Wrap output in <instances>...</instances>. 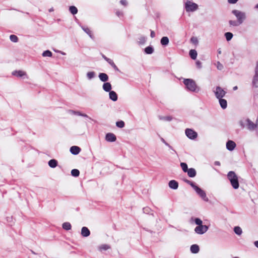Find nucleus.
I'll return each instance as SVG.
<instances>
[{"label":"nucleus","mask_w":258,"mask_h":258,"mask_svg":"<svg viewBox=\"0 0 258 258\" xmlns=\"http://www.w3.org/2000/svg\"><path fill=\"white\" fill-rule=\"evenodd\" d=\"M253 84L255 87L258 86V61L255 68V74L253 78Z\"/></svg>","instance_id":"obj_12"},{"label":"nucleus","mask_w":258,"mask_h":258,"mask_svg":"<svg viewBox=\"0 0 258 258\" xmlns=\"http://www.w3.org/2000/svg\"><path fill=\"white\" fill-rule=\"evenodd\" d=\"M186 136L190 139L194 140L198 136L197 133L192 129L187 128L185 130Z\"/></svg>","instance_id":"obj_7"},{"label":"nucleus","mask_w":258,"mask_h":258,"mask_svg":"<svg viewBox=\"0 0 258 258\" xmlns=\"http://www.w3.org/2000/svg\"><path fill=\"white\" fill-rule=\"evenodd\" d=\"M255 9H258V4L255 6Z\"/></svg>","instance_id":"obj_59"},{"label":"nucleus","mask_w":258,"mask_h":258,"mask_svg":"<svg viewBox=\"0 0 258 258\" xmlns=\"http://www.w3.org/2000/svg\"><path fill=\"white\" fill-rule=\"evenodd\" d=\"M180 166L184 172H186L188 170L187 165L185 163L182 162L180 163Z\"/></svg>","instance_id":"obj_36"},{"label":"nucleus","mask_w":258,"mask_h":258,"mask_svg":"<svg viewBox=\"0 0 258 258\" xmlns=\"http://www.w3.org/2000/svg\"><path fill=\"white\" fill-rule=\"evenodd\" d=\"M69 11L73 15H75L78 13V9L75 6H70Z\"/></svg>","instance_id":"obj_33"},{"label":"nucleus","mask_w":258,"mask_h":258,"mask_svg":"<svg viewBox=\"0 0 258 258\" xmlns=\"http://www.w3.org/2000/svg\"><path fill=\"white\" fill-rule=\"evenodd\" d=\"M80 151L81 149L78 146H74L70 148V152L73 155H77Z\"/></svg>","instance_id":"obj_14"},{"label":"nucleus","mask_w":258,"mask_h":258,"mask_svg":"<svg viewBox=\"0 0 258 258\" xmlns=\"http://www.w3.org/2000/svg\"><path fill=\"white\" fill-rule=\"evenodd\" d=\"M98 77H99V79L102 82H106L109 79V77H108V75L104 73H100L98 75Z\"/></svg>","instance_id":"obj_15"},{"label":"nucleus","mask_w":258,"mask_h":258,"mask_svg":"<svg viewBox=\"0 0 258 258\" xmlns=\"http://www.w3.org/2000/svg\"><path fill=\"white\" fill-rule=\"evenodd\" d=\"M228 179L230 181L231 184L233 188L237 189L239 187V184L238 182V177L234 172L229 171L227 174Z\"/></svg>","instance_id":"obj_2"},{"label":"nucleus","mask_w":258,"mask_h":258,"mask_svg":"<svg viewBox=\"0 0 258 258\" xmlns=\"http://www.w3.org/2000/svg\"><path fill=\"white\" fill-rule=\"evenodd\" d=\"M238 0H228V2L229 3V4H235L237 2Z\"/></svg>","instance_id":"obj_52"},{"label":"nucleus","mask_w":258,"mask_h":258,"mask_svg":"<svg viewBox=\"0 0 258 258\" xmlns=\"http://www.w3.org/2000/svg\"><path fill=\"white\" fill-rule=\"evenodd\" d=\"M81 235L83 237H88L90 235V231L86 227H83L81 229Z\"/></svg>","instance_id":"obj_13"},{"label":"nucleus","mask_w":258,"mask_h":258,"mask_svg":"<svg viewBox=\"0 0 258 258\" xmlns=\"http://www.w3.org/2000/svg\"><path fill=\"white\" fill-rule=\"evenodd\" d=\"M190 250L192 253H197L199 252L200 248L197 244H192L190 247Z\"/></svg>","instance_id":"obj_18"},{"label":"nucleus","mask_w":258,"mask_h":258,"mask_svg":"<svg viewBox=\"0 0 258 258\" xmlns=\"http://www.w3.org/2000/svg\"><path fill=\"white\" fill-rule=\"evenodd\" d=\"M155 36V34L154 33V32L153 31H151V37L152 38H154Z\"/></svg>","instance_id":"obj_54"},{"label":"nucleus","mask_w":258,"mask_h":258,"mask_svg":"<svg viewBox=\"0 0 258 258\" xmlns=\"http://www.w3.org/2000/svg\"><path fill=\"white\" fill-rule=\"evenodd\" d=\"M161 44L163 46L167 45L169 43V39L167 37H163L161 39Z\"/></svg>","instance_id":"obj_25"},{"label":"nucleus","mask_w":258,"mask_h":258,"mask_svg":"<svg viewBox=\"0 0 258 258\" xmlns=\"http://www.w3.org/2000/svg\"><path fill=\"white\" fill-rule=\"evenodd\" d=\"M169 187L173 189H177L178 187V183L175 180H171L168 183Z\"/></svg>","instance_id":"obj_10"},{"label":"nucleus","mask_w":258,"mask_h":258,"mask_svg":"<svg viewBox=\"0 0 258 258\" xmlns=\"http://www.w3.org/2000/svg\"><path fill=\"white\" fill-rule=\"evenodd\" d=\"M71 174L74 177H78L79 176L80 171L77 169H74L71 171Z\"/></svg>","instance_id":"obj_35"},{"label":"nucleus","mask_w":258,"mask_h":258,"mask_svg":"<svg viewBox=\"0 0 258 258\" xmlns=\"http://www.w3.org/2000/svg\"><path fill=\"white\" fill-rule=\"evenodd\" d=\"M52 52L48 50H45L42 53V56L43 57H46V56L51 57V56H52Z\"/></svg>","instance_id":"obj_38"},{"label":"nucleus","mask_w":258,"mask_h":258,"mask_svg":"<svg viewBox=\"0 0 258 258\" xmlns=\"http://www.w3.org/2000/svg\"><path fill=\"white\" fill-rule=\"evenodd\" d=\"M82 29L90 36V38H93V36L92 34L91 31L88 28L82 27Z\"/></svg>","instance_id":"obj_29"},{"label":"nucleus","mask_w":258,"mask_h":258,"mask_svg":"<svg viewBox=\"0 0 258 258\" xmlns=\"http://www.w3.org/2000/svg\"><path fill=\"white\" fill-rule=\"evenodd\" d=\"M208 226L207 225H201L197 226L195 228V231L198 234H203L208 231Z\"/></svg>","instance_id":"obj_6"},{"label":"nucleus","mask_w":258,"mask_h":258,"mask_svg":"<svg viewBox=\"0 0 258 258\" xmlns=\"http://www.w3.org/2000/svg\"><path fill=\"white\" fill-rule=\"evenodd\" d=\"M102 57L107 62V60H110V59L107 57L104 54L102 55Z\"/></svg>","instance_id":"obj_53"},{"label":"nucleus","mask_w":258,"mask_h":258,"mask_svg":"<svg viewBox=\"0 0 258 258\" xmlns=\"http://www.w3.org/2000/svg\"><path fill=\"white\" fill-rule=\"evenodd\" d=\"M102 88L103 90L105 91V92L111 91L112 88L111 85L109 82H105L102 86Z\"/></svg>","instance_id":"obj_17"},{"label":"nucleus","mask_w":258,"mask_h":258,"mask_svg":"<svg viewBox=\"0 0 258 258\" xmlns=\"http://www.w3.org/2000/svg\"><path fill=\"white\" fill-rule=\"evenodd\" d=\"M12 74L14 76L18 77H21L24 75H26V73L22 71H16L12 73Z\"/></svg>","instance_id":"obj_22"},{"label":"nucleus","mask_w":258,"mask_h":258,"mask_svg":"<svg viewBox=\"0 0 258 258\" xmlns=\"http://www.w3.org/2000/svg\"><path fill=\"white\" fill-rule=\"evenodd\" d=\"M150 210V209L148 207L143 208V212H144V213H149Z\"/></svg>","instance_id":"obj_51"},{"label":"nucleus","mask_w":258,"mask_h":258,"mask_svg":"<svg viewBox=\"0 0 258 258\" xmlns=\"http://www.w3.org/2000/svg\"><path fill=\"white\" fill-rule=\"evenodd\" d=\"M235 233L237 235H240L242 233V229L240 227H235L234 229Z\"/></svg>","instance_id":"obj_39"},{"label":"nucleus","mask_w":258,"mask_h":258,"mask_svg":"<svg viewBox=\"0 0 258 258\" xmlns=\"http://www.w3.org/2000/svg\"><path fill=\"white\" fill-rule=\"evenodd\" d=\"M95 77V73L93 71L89 72L87 73V77L89 80H91Z\"/></svg>","instance_id":"obj_32"},{"label":"nucleus","mask_w":258,"mask_h":258,"mask_svg":"<svg viewBox=\"0 0 258 258\" xmlns=\"http://www.w3.org/2000/svg\"><path fill=\"white\" fill-rule=\"evenodd\" d=\"M225 36L227 41H229L231 40L233 37V34L231 32H226L225 33Z\"/></svg>","instance_id":"obj_37"},{"label":"nucleus","mask_w":258,"mask_h":258,"mask_svg":"<svg viewBox=\"0 0 258 258\" xmlns=\"http://www.w3.org/2000/svg\"><path fill=\"white\" fill-rule=\"evenodd\" d=\"M196 64L197 67L198 69H201L202 67V62L200 61H199V60H197L196 61Z\"/></svg>","instance_id":"obj_47"},{"label":"nucleus","mask_w":258,"mask_h":258,"mask_svg":"<svg viewBox=\"0 0 258 258\" xmlns=\"http://www.w3.org/2000/svg\"><path fill=\"white\" fill-rule=\"evenodd\" d=\"M62 228L66 230H69L71 229L72 226L69 222H64L62 225Z\"/></svg>","instance_id":"obj_28"},{"label":"nucleus","mask_w":258,"mask_h":258,"mask_svg":"<svg viewBox=\"0 0 258 258\" xmlns=\"http://www.w3.org/2000/svg\"><path fill=\"white\" fill-rule=\"evenodd\" d=\"M213 91L217 99H221L225 96L226 93V92L220 86L216 87L215 90Z\"/></svg>","instance_id":"obj_5"},{"label":"nucleus","mask_w":258,"mask_h":258,"mask_svg":"<svg viewBox=\"0 0 258 258\" xmlns=\"http://www.w3.org/2000/svg\"><path fill=\"white\" fill-rule=\"evenodd\" d=\"M124 125L125 124L124 121L122 120L118 121L116 122V125L119 128L123 127L124 126Z\"/></svg>","instance_id":"obj_41"},{"label":"nucleus","mask_w":258,"mask_h":258,"mask_svg":"<svg viewBox=\"0 0 258 258\" xmlns=\"http://www.w3.org/2000/svg\"><path fill=\"white\" fill-rule=\"evenodd\" d=\"M217 68L219 70H222L223 69V66L222 63H221L219 61L217 62Z\"/></svg>","instance_id":"obj_45"},{"label":"nucleus","mask_w":258,"mask_h":258,"mask_svg":"<svg viewBox=\"0 0 258 258\" xmlns=\"http://www.w3.org/2000/svg\"><path fill=\"white\" fill-rule=\"evenodd\" d=\"M236 146V144L232 141L229 140L226 143V148L229 151H232Z\"/></svg>","instance_id":"obj_11"},{"label":"nucleus","mask_w":258,"mask_h":258,"mask_svg":"<svg viewBox=\"0 0 258 258\" xmlns=\"http://www.w3.org/2000/svg\"><path fill=\"white\" fill-rule=\"evenodd\" d=\"M139 43L143 44H144L146 42V38L144 37H142L139 39Z\"/></svg>","instance_id":"obj_46"},{"label":"nucleus","mask_w":258,"mask_h":258,"mask_svg":"<svg viewBox=\"0 0 258 258\" xmlns=\"http://www.w3.org/2000/svg\"><path fill=\"white\" fill-rule=\"evenodd\" d=\"M229 24L231 26H238L240 24H241L242 23V21H240L238 20H230L229 22Z\"/></svg>","instance_id":"obj_27"},{"label":"nucleus","mask_w":258,"mask_h":258,"mask_svg":"<svg viewBox=\"0 0 258 258\" xmlns=\"http://www.w3.org/2000/svg\"><path fill=\"white\" fill-rule=\"evenodd\" d=\"M237 89V86H235L233 88V90L235 91Z\"/></svg>","instance_id":"obj_57"},{"label":"nucleus","mask_w":258,"mask_h":258,"mask_svg":"<svg viewBox=\"0 0 258 258\" xmlns=\"http://www.w3.org/2000/svg\"><path fill=\"white\" fill-rule=\"evenodd\" d=\"M120 3L124 6H126L127 5V2L126 0H121L120 1Z\"/></svg>","instance_id":"obj_48"},{"label":"nucleus","mask_w":258,"mask_h":258,"mask_svg":"<svg viewBox=\"0 0 258 258\" xmlns=\"http://www.w3.org/2000/svg\"><path fill=\"white\" fill-rule=\"evenodd\" d=\"M107 62L111 66V67L117 71H119V69L117 67V66L115 65V64L114 63L112 59L107 60Z\"/></svg>","instance_id":"obj_34"},{"label":"nucleus","mask_w":258,"mask_h":258,"mask_svg":"<svg viewBox=\"0 0 258 258\" xmlns=\"http://www.w3.org/2000/svg\"><path fill=\"white\" fill-rule=\"evenodd\" d=\"M48 164L51 168H55L57 165V161L55 159H51L48 161Z\"/></svg>","instance_id":"obj_23"},{"label":"nucleus","mask_w":258,"mask_h":258,"mask_svg":"<svg viewBox=\"0 0 258 258\" xmlns=\"http://www.w3.org/2000/svg\"><path fill=\"white\" fill-rule=\"evenodd\" d=\"M154 51V49L152 46H148L145 49V52L146 54H152Z\"/></svg>","instance_id":"obj_31"},{"label":"nucleus","mask_w":258,"mask_h":258,"mask_svg":"<svg viewBox=\"0 0 258 258\" xmlns=\"http://www.w3.org/2000/svg\"><path fill=\"white\" fill-rule=\"evenodd\" d=\"M186 173H187L188 176L190 177H195L197 174L196 170L193 168L188 169Z\"/></svg>","instance_id":"obj_20"},{"label":"nucleus","mask_w":258,"mask_h":258,"mask_svg":"<svg viewBox=\"0 0 258 258\" xmlns=\"http://www.w3.org/2000/svg\"><path fill=\"white\" fill-rule=\"evenodd\" d=\"M254 245L258 248V240L254 242Z\"/></svg>","instance_id":"obj_56"},{"label":"nucleus","mask_w":258,"mask_h":258,"mask_svg":"<svg viewBox=\"0 0 258 258\" xmlns=\"http://www.w3.org/2000/svg\"><path fill=\"white\" fill-rule=\"evenodd\" d=\"M239 124L242 125V121H239Z\"/></svg>","instance_id":"obj_60"},{"label":"nucleus","mask_w":258,"mask_h":258,"mask_svg":"<svg viewBox=\"0 0 258 258\" xmlns=\"http://www.w3.org/2000/svg\"><path fill=\"white\" fill-rule=\"evenodd\" d=\"M197 195L205 202H208L209 200L207 197L206 192L198 186L194 189Z\"/></svg>","instance_id":"obj_4"},{"label":"nucleus","mask_w":258,"mask_h":258,"mask_svg":"<svg viewBox=\"0 0 258 258\" xmlns=\"http://www.w3.org/2000/svg\"><path fill=\"white\" fill-rule=\"evenodd\" d=\"M158 118L160 120L168 121H171L172 119V117L170 116H159Z\"/></svg>","instance_id":"obj_30"},{"label":"nucleus","mask_w":258,"mask_h":258,"mask_svg":"<svg viewBox=\"0 0 258 258\" xmlns=\"http://www.w3.org/2000/svg\"><path fill=\"white\" fill-rule=\"evenodd\" d=\"M187 184H189L194 189H195L198 186L195 183L190 180H188Z\"/></svg>","instance_id":"obj_44"},{"label":"nucleus","mask_w":258,"mask_h":258,"mask_svg":"<svg viewBox=\"0 0 258 258\" xmlns=\"http://www.w3.org/2000/svg\"><path fill=\"white\" fill-rule=\"evenodd\" d=\"M110 248V245L104 244L100 245L98 247V249L99 251H102L103 250H107Z\"/></svg>","instance_id":"obj_24"},{"label":"nucleus","mask_w":258,"mask_h":258,"mask_svg":"<svg viewBox=\"0 0 258 258\" xmlns=\"http://www.w3.org/2000/svg\"><path fill=\"white\" fill-rule=\"evenodd\" d=\"M51 11H53V9H51L49 10V12H51Z\"/></svg>","instance_id":"obj_62"},{"label":"nucleus","mask_w":258,"mask_h":258,"mask_svg":"<svg viewBox=\"0 0 258 258\" xmlns=\"http://www.w3.org/2000/svg\"><path fill=\"white\" fill-rule=\"evenodd\" d=\"M10 39L11 41L13 42H17L18 41V38L15 35H11L10 36Z\"/></svg>","instance_id":"obj_40"},{"label":"nucleus","mask_w":258,"mask_h":258,"mask_svg":"<svg viewBox=\"0 0 258 258\" xmlns=\"http://www.w3.org/2000/svg\"><path fill=\"white\" fill-rule=\"evenodd\" d=\"M116 15L118 17H121L123 16V13L121 12V11H117L116 12Z\"/></svg>","instance_id":"obj_49"},{"label":"nucleus","mask_w":258,"mask_h":258,"mask_svg":"<svg viewBox=\"0 0 258 258\" xmlns=\"http://www.w3.org/2000/svg\"><path fill=\"white\" fill-rule=\"evenodd\" d=\"M61 54L64 55V54H65V53H64V52H61Z\"/></svg>","instance_id":"obj_63"},{"label":"nucleus","mask_w":258,"mask_h":258,"mask_svg":"<svg viewBox=\"0 0 258 258\" xmlns=\"http://www.w3.org/2000/svg\"><path fill=\"white\" fill-rule=\"evenodd\" d=\"M195 223L198 225V226H200V225H203L202 223H203V221L199 218H196L195 219Z\"/></svg>","instance_id":"obj_43"},{"label":"nucleus","mask_w":258,"mask_h":258,"mask_svg":"<svg viewBox=\"0 0 258 258\" xmlns=\"http://www.w3.org/2000/svg\"><path fill=\"white\" fill-rule=\"evenodd\" d=\"M214 164H215V165H217V166H220V162H219V161H215V162H214Z\"/></svg>","instance_id":"obj_55"},{"label":"nucleus","mask_w":258,"mask_h":258,"mask_svg":"<svg viewBox=\"0 0 258 258\" xmlns=\"http://www.w3.org/2000/svg\"><path fill=\"white\" fill-rule=\"evenodd\" d=\"M105 139L107 141L110 142H115L116 140V136L112 133H107L105 136Z\"/></svg>","instance_id":"obj_8"},{"label":"nucleus","mask_w":258,"mask_h":258,"mask_svg":"<svg viewBox=\"0 0 258 258\" xmlns=\"http://www.w3.org/2000/svg\"><path fill=\"white\" fill-rule=\"evenodd\" d=\"M189 55L192 59H196L197 57V52L195 49H191L189 51Z\"/></svg>","instance_id":"obj_26"},{"label":"nucleus","mask_w":258,"mask_h":258,"mask_svg":"<svg viewBox=\"0 0 258 258\" xmlns=\"http://www.w3.org/2000/svg\"><path fill=\"white\" fill-rule=\"evenodd\" d=\"M161 141L166 146L176 153V151L173 149V148L168 143H167L163 138H161Z\"/></svg>","instance_id":"obj_42"},{"label":"nucleus","mask_w":258,"mask_h":258,"mask_svg":"<svg viewBox=\"0 0 258 258\" xmlns=\"http://www.w3.org/2000/svg\"><path fill=\"white\" fill-rule=\"evenodd\" d=\"M69 113H70L71 114L79 115V116H83L84 117H87V118H89V119H91V118L89 117L86 114L82 113L80 111H75L73 110H69Z\"/></svg>","instance_id":"obj_9"},{"label":"nucleus","mask_w":258,"mask_h":258,"mask_svg":"<svg viewBox=\"0 0 258 258\" xmlns=\"http://www.w3.org/2000/svg\"><path fill=\"white\" fill-rule=\"evenodd\" d=\"M221 53V50H218V53L220 54Z\"/></svg>","instance_id":"obj_61"},{"label":"nucleus","mask_w":258,"mask_h":258,"mask_svg":"<svg viewBox=\"0 0 258 258\" xmlns=\"http://www.w3.org/2000/svg\"><path fill=\"white\" fill-rule=\"evenodd\" d=\"M189 180L188 179H184V181L186 183H187L188 181Z\"/></svg>","instance_id":"obj_58"},{"label":"nucleus","mask_w":258,"mask_h":258,"mask_svg":"<svg viewBox=\"0 0 258 258\" xmlns=\"http://www.w3.org/2000/svg\"><path fill=\"white\" fill-rule=\"evenodd\" d=\"M218 99L221 107L224 109L226 108L227 106V101L225 99H223L222 98L221 99Z\"/></svg>","instance_id":"obj_21"},{"label":"nucleus","mask_w":258,"mask_h":258,"mask_svg":"<svg viewBox=\"0 0 258 258\" xmlns=\"http://www.w3.org/2000/svg\"><path fill=\"white\" fill-rule=\"evenodd\" d=\"M191 41L193 43H197L198 42V41L197 40V38H195V37H192L191 38Z\"/></svg>","instance_id":"obj_50"},{"label":"nucleus","mask_w":258,"mask_h":258,"mask_svg":"<svg viewBox=\"0 0 258 258\" xmlns=\"http://www.w3.org/2000/svg\"><path fill=\"white\" fill-rule=\"evenodd\" d=\"M232 13L235 16L237 20L242 21V13L238 10H233Z\"/></svg>","instance_id":"obj_19"},{"label":"nucleus","mask_w":258,"mask_h":258,"mask_svg":"<svg viewBox=\"0 0 258 258\" xmlns=\"http://www.w3.org/2000/svg\"><path fill=\"white\" fill-rule=\"evenodd\" d=\"M183 84L185 85L186 89L192 92H198L200 90V88L198 87L196 82L191 79H184Z\"/></svg>","instance_id":"obj_1"},{"label":"nucleus","mask_w":258,"mask_h":258,"mask_svg":"<svg viewBox=\"0 0 258 258\" xmlns=\"http://www.w3.org/2000/svg\"><path fill=\"white\" fill-rule=\"evenodd\" d=\"M109 99L113 101H116L117 100L118 97L116 92L114 91H111L109 93Z\"/></svg>","instance_id":"obj_16"},{"label":"nucleus","mask_w":258,"mask_h":258,"mask_svg":"<svg viewBox=\"0 0 258 258\" xmlns=\"http://www.w3.org/2000/svg\"><path fill=\"white\" fill-rule=\"evenodd\" d=\"M184 7L187 12H195L198 9V5L191 1H187L184 5Z\"/></svg>","instance_id":"obj_3"}]
</instances>
